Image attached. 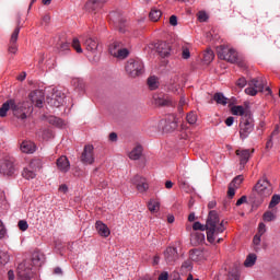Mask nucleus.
I'll return each mask as SVG.
<instances>
[{
  "mask_svg": "<svg viewBox=\"0 0 280 280\" xmlns=\"http://www.w3.org/2000/svg\"><path fill=\"white\" fill-rule=\"evenodd\" d=\"M147 82L150 91H156L159 89V79L156 77H150Z\"/></svg>",
  "mask_w": 280,
  "mask_h": 280,
  "instance_id": "nucleus-35",
  "label": "nucleus"
},
{
  "mask_svg": "<svg viewBox=\"0 0 280 280\" xmlns=\"http://www.w3.org/2000/svg\"><path fill=\"white\" fill-rule=\"evenodd\" d=\"M14 172H15L14 162H12V160H5L0 165V174H4V176H12Z\"/></svg>",
  "mask_w": 280,
  "mask_h": 280,
  "instance_id": "nucleus-16",
  "label": "nucleus"
},
{
  "mask_svg": "<svg viewBox=\"0 0 280 280\" xmlns=\"http://www.w3.org/2000/svg\"><path fill=\"white\" fill-rule=\"evenodd\" d=\"M240 137L244 141V139H248L250 137V132L255 130V119H253V116H245L244 118H241L240 125Z\"/></svg>",
  "mask_w": 280,
  "mask_h": 280,
  "instance_id": "nucleus-5",
  "label": "nucleus"
},
{
  "mask_svg": "<svg viewBox=\"0 0 280 280\" xmlns=\"http://www.w3.org/2000/svg\"><path fill=\"white\" fill-rule=\"evenodd\" d=\"M40 167H43V162H40V160H32L28 164V168L33 170V172L40 170Z\"/></svg>",
  "mask_w": 280,
  "mask_h": 280,
  "instance_id": "nucleus-37",
  "label": "nucleus"
},
{
  "mask_svg": "<svg viewBox=\"0 0 280 280\" xmlns=\"http://www.w3.org/2000/svg\"><path fill=\"white\" fill-rule=\"evenodd\" d=\"M95 229L101 237H108L110 235V229L102 221H96Z\"/></svg>",
  "mask_w": 280,
  "mask_h": 280,
  "instance_id": "nucleus-22",
  "label": "nucleus"
},
{
  "mask_svg": "<svg viewBox=\"0 0 280 280\" xmlns=\"http://www.w3.org/2000/svg\"><path fill=\"white\" fill-rule=\"evenodd\" d=\"M163 13L159 9H152L151 12L149 13V19H151L153 22L159 21L161 19V15Z\"/></svg>",
  "mask_w": 280,
  "mask_h": 280,
  "instance_id": "nucleus-36",
  "label": "nucleus"
},
{
  "mask_svg": "<svg viewBox=\"0 0 280 280\" xmlns=\"http://www.w3.org/2000/svg\"><path fill=\"white\" fill-rule=\"evenodd\" d=\"M192 229L194 231H207V240L210 244L215 242V235H220V233L226 231L224 221L220 222V217L215 210L209 212L206 225L197 221L194 223Z\"/></svg>",
  "mask_w": 280,
  "mask_h": 280,
  "instance_id": "nucleus-1",
  "label": "nucleus"
},
{
  "mask_svg": "<svg viewBox=\"0 0 280 280\" xmlns=\"http://www.w3.org/2000/svg\"><path fill=\"white\" fill-rule=\"evenodd\" d=\"M253 244H254V246H259V244H261V235L256 234L254 236Z\"/></svg>",
  "mask_w": 280,
  "mask_h": 280,
  "instance_id": "nucleus-58",
  "label": "nucleus"
},
{
  "mask_svg": "<svg viewBox=\"0 0 280 280\" xmlns=\"http://www.w3.org/2000/svg\"><path fill=\"white\" fill-rule=\"evenodd\" d=\"M72 47L77 51V54H82V46L80 45V39L74 37L72 39Z\"/></svg>",
  "mask_w": 280,
  "mask_h": 280,
  "instance_id": "nucleus-44",
  "label": "nucleus"
},
{
  "mask_svg": "<svg viewBox=\"0 0 280 280\" xmlns=\"http://www.w3.org/2000/svg\"><path fill=\"white\" fill-rule=\"evenodd\" d=\"M231 113H232V115H236V116L241 117V119H244V117H246L247 115L249 117H253V114L250 113V110H248L247 108H245L242 105L232 106Z\"/></svg>",
  "mask_w": 280,
  "mask_h": 280,
  "instance_id": "nucleus-18",
  "label": "nucleus"
},
{
  "mask_svg": "<svg viewBox=\"0 0 280 280\" xmlns=\"http://www.w3.org/2000/svg\"><path fill=\"white\" fill-rule=\"evenodd\" d=\"M267 84L268 82H266V79L264 77L252 79L248 82V88L245 89V93L246 95L255 97V95H257L258 93H264Z\"/></svg>",
  "mask_w": 280,
  "mask_h": 280,
  "instance_id": "nucleus-3",
  "label": "nucleus"
},
{
  "mask_svg": "<svg viewBox=\"0 0 280 280\" xmlns=\"http://www.w3.org/2000/svg\"><path fill=\"white\" fill-rule=\"evenodd\" d=\"M28 97L32 104H35L37 108H43V103L45 102V92L42 90H35L31 92Z\"/></svg>",
  "mask_w": 280,
  "mask_h": 280,
  "instance_id": "nucleus-11",
  "label": "nucleus"
},
{
  "mask_svg": "<svg viewBox=\"0 0 280 280\" xmlns=\"http://www.w3.org/2000/svg\"><path fill=\"white\" fill-rule=\"evenodd\" d=\"M177 127H178V124H176V121H174V117H172V122L171 124H166L164 126V130H166V132H170L172 130H176Z\"/></svg>",
  "mask_w": 280,
  "mask_h": 280,
  "instance_id": "nucleus-47",
  "label": "nucleus"
},
{
  "mask_svg": "<svg viewBox=\"0 0 280 280\" xmlns=\"http://www.w3.org/2000/svg\"><path fill=\"white\" fill-rule=\"evenodd\" d=\"M254 190L260 198H268L272 196V185L266 178L259 179L254 186Z\"/></svg>",
  "mask_w": 280,
  "mask_h": 280,
  "instance_id": "nucleus-6",
  "label": "nucleus"
},
{
  "mask_svg": "<svg viewBox=\"0 0 280 280\" xmlns=\"http://www.w3.org/2000/svg\"><path fill=\"white\" fill-rule=\"evenodd\" d=\"M168 279H170V275L167 273V271L162 272L158 278V280H168Z\"/></svg>",
  "mask_w": 280,
  "mask_h": 280,
  "instance_id": "nucleus-61",
  "label": "nucleus"
},
{
  "mask_svg": "<svg viewBox=\"0 0 280 280\" xmlns=\"http://www.w3.org/2000/svg\"><path fill=\"white\" fill-rule=\"evenodd\" d=\"M44 260H45V255H43L39 252L33 253V256H32L33 266H40Z\"/></svg>",
  "mask_w": 280,
  "mask_h": 280,
  "instance_id": "nucleus-28",
  "label": "nucleus"
},
{
  "mask_svg": "<svg viewBox=\"0 0 280 280\" xmlns=\"http://www.w3.org/2000/svg\"><path fill=\"white\" fill-rule=\"evenodd\" d=\"M208 19H209V15H207L205 11H200L198 13V21H200V23L207 22Z\"/></svg>",
  "mask_w": 280,
  "mask_h": 280,
  "instance_id": "nucleus-52",
  "label": "nucleus"
},
{
  "mask_svg": "<svg viewBox=\"0 0 280 280\" xmlns=\"http://www.w3.org/2000/svg\"><path fill=\"white\" fill-rule=\"evenodd\" d=\"M182 58H183L184 60H189V58H191V52L189 51V48L183 47V50H182Z\"/></svg>",
  "mask_w": 280,
  "mask_h": 280,
  "instance_id": "nucleus-50",
  "label": "nucleus"
},
{
  "mask_svg": "<svg viewBox=\"0 0 280 280\" xmlns=\"http://www.w3.org/2000/svg\"><path fill=\"white\" fill-rule=\"evenodd\" d=\"M19 40V28L14 30L11 34L10 43H9V54H16L19 51V46L16 45V42Z\"/></svg>",
  "mask_w": 280,
  "mask_h": 280,
  "instance_id": "nucleus-21",
  "label": "nucleus"
},
{
  "mask_svg": "<svg viewBox=\"0 0 280 280\" xmlns=\"http://www.w3.org/2000/svg\"><path fill=\"white\" fill-rule=\"evenodd\" d=\"M264 233H266V224L259 223L257 235H260V236H261V235H264Z\"/></svg>",
  "mask_w": 280,
  "mask_h": 280,
  "instance_id": "nucleus-57",
  "label": "nucleus"
},
{
  "mask_svg": "<svg viewBox=\"0 0 280 280\" xmlns=\"http://www.w3.org/2000/svg\"><path fill=\"white\" fill-rule=\"evenodd\" d=\"M73 85L75 86V89H78V91H84L85 89V83L82 79H74Z\"/></svg>",
  "mask_w": 280,
  "mask_h": 280,
  "instance_id": "nucleus-42",
  "label": "nucleus"
},
{
  "mask_svg": "<svg viewBox=\"0 0 280 280\" xmlns=\"http://www.w3.org/2000/svg\"><path fill=\"white\" fill-rule=\"evenodd\" d=\"M132 185H136L137 190L140 194H143L144 191H148L149 189V185L148 182L145 180V178L136 175L132 179H131Z\"/></svg>",
  "mask_w": 280,
  "mask_h": 280,
  "instance_id": "nucleus-14",
  "label": "nucleus"
},
{
  "mask_svg": "<svg viewBox=\"0 0 280 280\" xmlns=\"http://www.w3.org/2000/svg\"><path fill=\"white\" fill-rule=\"evenodd\" d=\"M22 27H23V24L21 23V14H18L16 15V27L14 30H18V34H20Z\"/></svg>",
  "mask_w": 280,
  "mask_h": 280,
  "instance_id": "nucleus-55",
  "label": "nucleus"
},
{
  "mask_svg": "<svg viewBox=\"0 0 280 280\" xmlns=\"http://www.w3.org/2000/svg\"><path fill=\"white\" fill-rule=\"evenodd\" d=\"M217 56L220 58V60H225L226 62H231V65H238V67H244V65L240 61L237 51L229 46H218Z\"/></svg>",
  "mask_w": 280,
  "mask_h": 280,
  "instance_id": "nucleus-2",
  "label": "nucleus"
},
{
  "mask_svg": "<svg viewBox=\"0 0 280 280\" xmlns=\"http://www.w3.org/2000/svg\"><path fill=\"white\" fill-rule=\"evenodd\" d=\"M13 109L12 113L14 117H18V119H27V113H30V103L23 102L18 103L13 101Z\"/></svg>",
  "mask_w": 280,
  "mask_h": 280,
  "instance_id": "nucleus-8",
  "label": "nucleus"
},
{
  "mask_svg": "<svg viewBox=\"0 0 280 280\" xmlns=\"http://www.w3.org/2000/svg\"><path fill=\"white\" fill-rule=\"evenodd\" d=\"M70 47L69 43H61L59 45V51H69Z\"/></svg>",
  "mask_w": 280,
  "mask_h": 280,
  "instance_id": "nucleus-56",
  "label": "nucleus"
},
{
  "mask_svg": "<svg viewBox=\"0 0 280 280\" xmlns=\"http://www.w3.org/2000/svg\"><path fill=\"white\" fill-rule=\"evenodd\" d=\"M229 280H240V270L237 268H233L228 273Z\"/></svg>",
  "mask_w": 280,
  "mask_h": 280,
  "instance_id": "nucleus-40",
  "label": "nucleus"
},
{
  "mask_svg": "<svg viewBox=\"0 0 280 280\" xmlns=\"http://www.w3.org/2000/svg\"><path fill=\"white\" fill-rule=\"evenodd\" d=\"M160 207H161V205L156 200H151L148 203V209H149V211H151V213H156V211H159Z\"/></svg>",
  "mask_w": 280,
  "mask_h": 280,
  "instance_id": "nucleus-38",
  "label": "nucleus"
},
{
  "mask_svg": "<svg viewBox=\"0 0 280 280\" xmlns=\"http://www.w3.org/2000/svg\"><path fill=\"white\" fill-rule=\"evenodd\" d=\"M247 81L246 78L242 77L236 81V86H238V89H244V86H246Z\"/></svg>",
  "mask_w": 280,
  "mask_h": 280,
  "instance_id": "nucleus-53",
  "label": "nucleus"
},
{
  "mask_svg": "<svg viewBox=\"0 0 280 280\" xmlns=\"http://www.w3.org/2000/svg\"><path fill=\"white\" fill-rule=\"evenodd\" d=\"M10 261V256L5 252H0V264L5 265Z\"/></svg>",
  "mask_w": 280,
  "mask_h": 280,
  "instance_id": "nucleus-48",
  "label": "nucleus"
},
{
  "mask_svg": "<svg viewBox=\"0 0 280 280\" xmlns=\"http://www.w3.org/2000/svg\"><path fill=\"white\" fill-rule=\"evenodd\" d=\"M235 121V118H233V116H230L225 119V126H233V122Z\"/></svg>",
  "mask_w": 280,
  "mask_h": 280,
  "instance_id": "nucleus-63",
  "label": "nucleus"
},
{
  "mask_svg": "<svg viewBox=\"0 0 280 280\" xmlns=\"http://www.w3.org/2000/svg\"><path fill=\"white\" fill-rule=\"evenodd\" d=\"M255 153V149H242V150H236V156H240V163L242 167L250 161V156Z\"/></svg>",
  "mask_w": 280,
  "mask_h": 280,
  "instance_id": "nucleus-12",
  "label": "nucleus"
},
{
  "mask_svg": "<svg viewBox=\"0 0 280 280\" xmlns=\"http://www.w3.org/2000/svg\"><path fill=\"white\" fill-rule=\"evenodd\" d=\"M8 234V230L5 229V224L0 220V240H3Z\"/></svg>",
  "mask_w": 280,
  "mask_h": 280,
  "instance_id": "nucleus-49",
  "label": "nucleus"
},
{
  "mask_svg": "<svg viewBox=\"0 0 280 280\" xmlns=\"http://www.w3.org/2000/svg\"><path fill=\"white\" fill-rule=\"evenodd\" d=\"M65 97L67 96L62 91L55 90L51 97L48 100V104H50V106H54L55 108H60V106L65 104Z\"/></svg>",
  "mask_w": 280,
  "mask_h": 280,
  "instance_id": "nucleus-10",
  "label": "nucleus"
},
{
  "mask_svg": "<svg viewBox=\"0 0 280 280\" xmlns=\"http://www.w3.org/2000/svg\"><path fill=\"white\" fill-rule=\"evenodd\" d=\"M141 154H143V147L137 145L129 153V159H131V161H139L141 159Z\"/></svg>",
  "mask_w": 280,
  "mask_h": 280,
  "instance_id": "nucleus-27",
  "label": "nucleus"
},
{
  "mask_svg": "<svg viewBox=\"0 0 280 280\" xmlns=\"http://www.w3.org/2000/svg\"><path fill=\"white\" fill-rule=\"evenodd\" d=\"M124 47V44L121 42H114L109 45V54L110 56H115L119 49Z\"/></svg>",
  "mask_w": 280,
  "mask_h": 280,
  "instance_id": "nucleus-32",
  "label": "nucleus"
},
{
  "mask_svg": "<svg viewBox=\"0 0 280 280\" xmlns=\"http://www.w3.org/2000/svg\"><path fill=\"white\" fill-rule=\"evenodd\" d=\"M191 261H205L209 257V252L203 249H191L189 252Z\"/></svg>",
  "mask_w": 280,
  "mask_h": 280,
  "instance_id": "nucleus-15",
  "label": "nucleus"
},
{
  "mask_svg": "<svg viewBox=\"0 0 280 280\" xmlns=\"http://www.w3.org/2000/svg\"><path fill=\"white\" fill-rule=\"evenodd\" d=\"M256 261H257V255L249 254L244 261V266L245 268H253V265L256 264Z\"/></svg>",
  "mask_w": 280,
  "mask_h": 280,
  "instance_id": "nucleus-34",
  "label": "nucleus"
},
{
  "mask_svg": "<svg viewBox=\"0 0 280 280\" xmlns=\"http://www.w3.org/2000/svg\"><path fill=\"white\" fill-rule=\"evenodd\" d=\"M164 257L167 264H174L178 259V249L176 247H168L164 252Z\"/></svg>",
  "mask_w": 280,
  "mask_h": 280,
  "instance_id": "nucleus-19",
  "label": "nucleus"
},
{
  "mask_svg": "<svg viewBox=\"0 0 280 280\" xmlns=\"http://www.w3.org/2000/svg\"><path fill=\"white\" fill-rule=\"evenodd\" d=\"M83 45L86 51H91V54H95V51H97V48L100 47V43L96 38L93 37H86L85 39H83Z\"/></svg>",
  "mask_w": 280,
  "mask_h": 280,
  "instance_id": "nucleus-17",
  "label": "nucleus"
},
{
  "mask_svg": "<svg viewBox=\"0 0 280 280\" xmlns=\"http://www.w3.org/2000/svg\"><path fill=\"white\" fill-rule=\"evenodd\" d=\"M235 189H237V188H235V186H233V184L229 185V189H228L229 198H233V196H235Z\"/></svg>",
  "mask_w": 280,
  "mask_h": 280,
  "instance_id": "nucleus-54",
  "label": "nucleus"
},
{
  "mask_svg": "<svg viewBox=\"0 0 280 280\" xmlns=\"http://www.w3.org/2000/svg\"><path fill=\"white\" fill-rule=\"evenodd\" d=\"M171 51H172V46H170V44H167V42H161L158 45V54L162 58H167V56H170Z\"/></svg>",
  "mask_w": 280,
  "mask_h": 280,
  "instance_id": "nucleus-23",
  "label": "nucleus"
},
{
  "mask_svg": "<svg viewBox=\"0 0 280 280\" xmlns=\"http://www.w3.org/2000/svg\"><path fill=\"white\" fill-rule=\"evenodd\" d=\"M18 226L20 231H27V229H30V224H27V221L25 220H20Z\"/></svg>",
  "mask_w": 280,
  "mask_h": 280,
  "instance_id": "nucleus-51",
  "label": "nucleus"
},
{
  "mask_svg": "<svg viewBox=\"0 0 280 280\" xmlns=\"http://www.w3.org/2000/svg\"><path fill=\"white\" fill-rule=\"evenodd\" d=\"M195 237H197L198 243L205 242V234H202V233H196Z\"/></svg>",
  "mask_w": 280,
  "mask_h": 280,
  "instance_id": "nucleus-64",
  "label": "nucleus"
},
{
  "mask_svg": "<svg viewBox=\"0 0 280 280\" xmlns=\"http://www.w3.org/2000/svg\"><path fill=\"white\" fill-rule=\"evenodd\" d=\"M18 277L20 280H32L34 272L30 261L25 260L18 266Z\"/></svg>",
  "mask_w": 280,
  "mask_h": 280,
  "instance_id": "nucleus-7",
  "label": "nucleus"
},
{
  "mask_svg": "<svg viewBox=\"0 0 280 280\" xmlns=\"http://www.w3.org/2000/svg\"><path fill=\"white\" fill-rule=\"evenodd\" d=\"M93 145L86 144L83 149V152L81 154V163L84 165H93L95 163V155L93 154Z\"/></svg>",
  "mask_w": 280,
  "mask_h": 280,
  "instance_id": "nucleus-9",
  "label": "nucleus"
},
{
  "mask_svg": "<svg viewBox=\"0 0 280 280\" xmlns=\"http://www.w3.org/2000/svg\"><path fill=\"white\" fill-rule=\"evenodd\" d=\"M106 2L104 0H89L85 3V10H88V12H93L94 14H96L97 12H100V10H102V8H104V4Z\"/></svg>",
  "mask_w": 280,
  "mask_h": 280,
  "instance_id": "nucleus-13",
  "label": "nucleus"
},
{
  "mask_svg": "<svg viewBox=\"0 0 280 280\" xmlns=\"http://www.w3.org/2000/svg\"><path fill=\"white\" fill-rule=\"evenodd\" d=\"M182 268L184 270H189L191 268V260H186L183 262Z\"/></svg>",
  "mask_w": 280,
  "mask_h": 280,
  "instance_id": "nucleus-60",
  "label": "nucleus"
},
{
  "mask_svg": "<svg viewBox=\"0 0 280 280\" xmlns=\"http://www.w3.org/2000/svg\"><path fill=\"white\" fill-rule=\"evenodd\" d=\"M48 121H49V124H51L52 126H56L57 128H65V126H67L65 120H62L61 118H58L56 116H50L48 118Z\"/></svg>",
  "mask_w": 280,
  "mask_h": 280,
  "instance_id": "nucleus-29",
  "label": "nucleus"
},
{
  "mask_svg": "<svg viewBox=\"0 0 280 280\" xmlns=\"http://www.w3.org/2000/svg\"><path fill=\"white\" fill-rule=\"evenodd\" d=\"M13 108H15L14 100L7 101L0 108V117H5V115H8V110H13Z\"/></svg>",
  "mask_w": 280,
  "mask_h": 280,
  "instance_id": "nucleus-25",
  "label": "nucleus"
},
{
  "mask_svg": "<svg viewBox=\"0 0 280 280\" xmlns=\"http://www.w3.org/2000/svg\"><path fill=\"white\" fill-rule=\"evenodd\" d=\"M242 183H244V176L238 175L230 183V185H233L235 188H238L240 185H242Z\"/></svg>",
  "mask_w": 280,
  "mask_h": 280,
  "instance_id": "nucleus-46",
  "label": "nucleus"
},
{
  "mask_svg": "<svg viewBox=\"0 0 280 280\" xmlns=\"http://www.w3.org/2000/svg\"><path fill=\"white\" fill-rule=\"evenodd\" d=\"M213 100L217 104H221L222 106H226V104H229V98H226L222 93H215Z\"/></svg>",
  "mask_w": 280,
  "mask_h": 280,
  "instance_id": "nucleus-31",
  "label": "nucleus"
},
{
  "mask_svg": "<svg viewBox=\"0 0 280 280\" xmlns=\"http://www.w3.org/2000/svg\"><path fill=\"white\" fill-rule=\"evenodd\" d=\"M56 163H57L58 171L62 172L63 174H67V172L71 170V164L69 163V159H67V156L65 155H61Z\"/></svg>",
  "mask_w": 280,
  "mask_h": 280,
  "instance_id": "nucleus-20",
  "label": "nucleus"
},
{
  "mask_svg": "<svg viewBox=\"0 0 280 280\" xmlns=\"http://www.w3.org/2000/svg\"><path fill=\"white\" fill-rule=\"evenodd\" d=\"M279 202H280V195H273L269 202V209H275V207H277Z\"/></svg>",
  "mask_w": 280,
  "mask_h": 280,
  "instance_id": "nucleus-43",
  "label": "nucleus"
},
{
  "mask_svg": "<svg viewBox=\"0 0 280 280\" xmlns=\"http://www.w3.org/2000/svg\"><path fill=\"white\" fill-rule=\"evenodd\" d=\"M215 58V54H213V50L208 49L205 54H203V61H206L208 65L210 62H213V59Z\"/></svg>",
  "mask_w": 280,
  "mask_h": 280,
  "instance_id": "nucleus-39",
  "label": "nucleus"
},
{
  "mask_svg": "<svg viewBox=\"0 0 280 280\" xmlns=\"http://www.w3.org/2000/svg\"><path fill=\"white\" fill-rule=\"evenodd\" d=\"M276 215L275 213H272L271 211H267L264 213L262 215V220L264 222H272V220H276Z\"/></svg>",
  "mask_w": 280,
  "mask_h": 280,
  "instance_id": "nucleus-45",
  "label": "nucleus"
},
{
  "mask_svg": "<svg viewBox=\"0 0 280 280\" xmlns=\"http://www.w3.org/2000/svg\"><path fill=\"white\" fill-rule=\"evenodd\" d=\"M155 100V104L158 106H170L171 102L170 101V96L165 95V94H160L154 96Z\"/></svg>",
  "mask_w": 280,
  "mask_h": 280,
  "instance_id": "nucleus-26",
  "label": "nucleus"
},
{
  "mask_svg": "<svg viewBox=\"0 0 280 280\" xmlns=\"http://www.w3.org/2000/svg\"><path fill=\"white\" fill-rule=\"evenodd\" d=\"M247 200L246 196H242L237 201H236V207H241V205H244Z\"/></svg>",
  "mask_w": 280,
  "mask_h": 280,
  "instance_id": "nucleus-62",
  "label": "nucleus"
},
{
  "mask_svg": "<svg viewBox=\"0 0 280 280\" xmlns=\"http://www.w3.org/2000/svg\"><path fill=\"white\" fill-rule=\"evenodd\" d=\"M22 176L23 178H25L26 180H32V178H36V172L33 171L30 167H26L23 170L22 172Z\"/></svg>",
  "mask_w": 280,
  "mask_h": 280,
  "instance_id": "nucleus-33",
  "label": "nucleus"
},
{
  "mask_svg": "<svg viewBox=\"0 0 280 280\" xmlns=\"http://www.w3.org/2000/svg\"><path fill=\"white\" fill-rule=\"evenodd\" d=\"M129 54L130 51H128V48L120 47V49L116 51L114 58H117L118 60H126Z\"/></svg>",
  "mask_w": 280,
  "mask_h": 280,
  "instance_id": "nucleus-30",
  "label": "nucleus"
},
{
  "mask_svg": "<svg viewBox=\"0 0 280 280\" xmlns=\"http://www.w3.org/2000/svg\"><path fill=\"white\" fill-rule=\"evenodd\" d=\"M186 120L188 124H190V126H194V124L198 121V116L196 115V113L190 112L189 114H187Z\"/></svg>",
  "mask_w": 280,
  "mask_h": 280,
  "instance_id": "nucleus-41",
  "label": "nucleus"
},
{
  "mask_svg": "<svg viewBox=\"0 0 280 280\" xmlns=\"http://www.w3.org/2000/svg\"><path fill=\"white\" fill-rule=\"evenodd\" d=\"M20 150L24 154H34V152H36V144L32 141H23L21 143Z\"/></svg>",
  "mask_w": 280,
  "mask_h": 280,
  "instance_id": "nucleus-24",
  "label": "nucleus"
},
{
  "mask_svg": "<svg viewBox=\"0 0 280 280\" xmlns=\"http://www.w3.org/2000/svg\"><path fill=\"white\" fill-rule=\"evenodd\" d=\"M170 24L173 25V27H176V25H178V18L176 15H172L170 18Z\"/></svg>",
  "mask_w": 280,
  "mask_h": 280,
  "instance_id": "nucleus-59",
  "label": "nucleus"
},
{
  "mask_svg": "<svg viewBox=\"0 0 280 280\" xmlns=\"http://www.w3.org/2000/svg\"><path fill=\"white\" fill-rule=\"evenodd\" d=\"M125 71L129 78H139V75H143V61H141V59H129L125 66Z\"/></svg>",
  "mask_w": 280,
  "mask_h": 280,
  "instance_id": "nucleus-4",
  "label": "nucleus"
}]
</instances>
